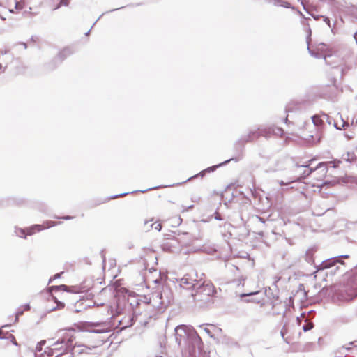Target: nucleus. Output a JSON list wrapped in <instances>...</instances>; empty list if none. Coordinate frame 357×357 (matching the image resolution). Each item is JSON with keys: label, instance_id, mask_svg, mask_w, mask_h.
<instances>
[{"label": "nucleus", "instance_id": "nucleus-1", "mask_svg": "<svg viewBox=\"0 0 357 357\" xmlns=\"http://www.w3.org/2000/svg\"><path fill=\"white\" fill-rule=\"evenodd\" d=\"M61 335L55 342L52 347H47L41 353L39 357H60L64 352L70 349L73 347V342L75 338L74 331L72 329L63 330Z\"/></svg>", "mask_w": 357, "mask_h": 357}, {"label": "nucleus", "instance_id": "nucleus-2", "mask_svg": "<svg viewBox=\"0 0 357 357\" xmlns=\"http://www.w3.org/2000/svg\"><path fill=\"white\" fill-rule=\"evenodd\" d=\"M340 161H329L320 162L314 169L307 170V176H310L312 186L322 188L324 185H333V181L326 180L328 165H333V167H337Z\"/></svg>", "mask_w": 357, "mask_h": 357}, {"label": "nucleus", "instance_id": "nucleus-3", "mask_svg": "<svg viewBox=\"0 0 357 357\" xmlns=\"http://www.w3.org/2000/svg\"><path fill=\"white\" fill-rule=\"evenodd\" d=\"M177 340L181 341L183 337L187 336V342L188 344V353L192 355L195 352L196 348L200 349L202 341L197 331L192 327L185 325L178 326L176 329Z\"/></svg>", "mask_w": 357, "mask_h": 357}, {"label": "nucleus", "instance_id": "nucleus-4", "mask_svg": "<svg viewBox=\"0 0 357 357\" xmlns=\"http://www.w3.org/2000/svg\"><path fill=\"white\" fill-rule=\"evenodd\" d=\"M215 294L216 290L214 285L211 282H204L197 287L196 294H192V296L195 298V300L204 301L211 298Z\"/></svg>", "mask_w": 357, "mask_h": 357}, {"label": "nucleus", "instance_id": "nucleus-5", "mask_svg": "<svg viewBox=\"0 0 357 357\" xmlns=\"http://www.w3.org/2000/svg\"><path fill=\"white\" fill-rule=\"evenodd\" d=\"M355 279H351L348 287H345L346 296L342 295V301H349L357 297V284Z\"/></svg>", "mask_w": 357, "mask_h": 357}, {"label": "nucleus", "instance_id": "nucleus-6", "mask_svg": "<svg viewBox=\"0 0 357 357\" xmlns=\"http://www.w3.org/2000/svg\"><path fill=\"white\" fill-rule=\"evenodd\" d=\"M270 129H257L250 131L243 139L244 142H251L259 139L260 136H268L270 133Z\"/></svg>", "mask_w": 357, "mask_h": 357}, {"label": "nucleus", "instance_id": "nucleus-7", "mask_svg": "<svg viewBox=\"0 0 357 357\" xmlns=\"http://www.w3.org/2000/svg\"><path fill=\"white\" fill-rule=\"evenodd\" d=\"M56 225L57 223L56 222L52 220L45 221L41 225H34L27 229V234L31 236L34 234L36 232H39L42 230L54 227Z\"/></svg>", "mask_w": 357, "mask_h": 357}, {"label": "nucleus", "instance_id": "nucleus-8", "mask_svg": "<svg viewBox=\"0 0 357 357\" xmlns=\"http://www.w3.org/2000/svg\"><path fill=\"white\" fill-rule=\"evenodd\" d=\"M316 50L317 54L323 55L324 59H326V56H331L333 52V49L329 45L323 43L317 44Z\"/></svg>", "mask_w": 357, "mask_h": 357}, {"label": "nucleus", "instance_id": "nucleus-9", "mask_svg": "<svg viewBox=\"0 0 357 357\" xmlns=\"http://www.w3.org/2000/svg\"><path fill=\"white\" fill-rule=\"evenodd\" d=\"M197 283L195 280H192L189 278L187 276H185L181 280L180 287L183 289H194L197 288Z\"/></svg>", "mask_w": 357, "mask_h": 357}, {"label": "nucleus", "instance_id": "nucleus-10", "mask_svg": "<svg viewBox=\"0 0 357 357\" xmlns=\"http://www.w3.org/2000/svg\"><path fill=\"white\" fill-rule=\"evenodd\" d=\"M340 262L342 264H344L342 261H340L337 259H331L326 261H324L319 266V269H326L329 268L336 264V263Z\"/></svg>", "mask_w": 357, "mask_h": 357}, {"label": "nucleus", "instance_id": "nucleus-11", "mask_svg": "<svg viewBox=\"0 0 357 357\" xmlns=\"http://www.w3.org/2000/svg\"><path fill=\"white\" fill-rule=\"evenodd\" d=\"M52 288L55 289H61L64 291L73 292V293H79V290L78 289L79 288L76 287H68L66 285H61L59 287H52Z\"/></svg>", "mask_w": 357, "mask_h": 357}, {"label": "nucleus", "instance_id": "nucleus-12", "mask_svg": "<svg viewBox=\"0 0 357 357\" xmlns=\"http://www.w3.org/2000/svg\"><path fill=\"white\" fill-rule=\"evenodd\" d=\"M52 298L54 299L55 303L57 304V307H54L53 310H61V309H63L65 307V304L63 303H62V302H60V301H57L56 297L52 296Z\"/></svg>", "mask_w": 357, "mask_h": 357}, {"label": "nucleus", "instance_id": "nucleus-13", "mask_svg": "<svg viewBox=\"0 0 357 357\" xmlns=\"http://www.w3.org/2000/svg\"><path fill=\"white\" fill-rule=\"evenodd\" d=\"M312 121L315 126H317L323 123V121L320 119V117L317 116L312 117Z\"/></svg>", "mask_w": 357, "mask_h": 357}, {"label": "nucleus", "instance_id": "nucleus-14", "mask_svg": "<svg viewBox=\"0 0 357 357\" xmlns=\"http://www.w3.org/2000/svg\"><path fill=\"white\" fill-rule=\"evenodd\" d=\"M152 228L157 231H160L162 229V225L160 222H155L151 225Z\"/></svg>", "mask_w": 357, "mask_h": 357}, {"label": "nucleus", "instance_id": "nucleus-15", "mask_svg": "<svg viewBox=\"0 0 357 357\" xmlns=\"http://www.w3.org/2000/svg\"><path fill=\"white\" fill-rule=\"evenodd\" d=\"M17 234L21 236V237H24V238H26V236L28 235L27 234V229L26 230H24L23 229H20L18 230L17 231Z\"/></svg>", "mask_w": 357, "mask_h": 357}, {"label": "nucleus", "instance_id": "nucleus-16", "mask_svg": "<svg viewBox=\"0 0 357 357\" xmlns=\"http://www.w3.org/2000/svg\"><path fill=\"white\" fill-rule=\"evenodd\" d=\"M313 328V324L312 323H307L305 325L303 326V331H307L311 330Z\"/></svg>", "mask_w": 357, "mask_h": 357}, {"label": "nucleus", "instance_id": "nucleus-17", "mask_svg": "<svg viewBox=\"0 0 357 357\" xmlns=\"http://www.w3.org/2000/svg\"><path fill=\"white\" fill-rule=\"evenodd\" d=\"M313 160H314L313 159L307 161L306 162H305V164H303V165L296 164V166H297V167H308L311 165V163H312V162Z\"/></svg>", "mask_w": 357, "mask_h": 357}, {"label": "nucleus", "instance_id": "nucleus-18", "mask_svg": "<svg viewBox=\"0 0 357 357\" xmlns=\"http://www.w3.org/2000/svg\"><path fill=\"white\" fill-rule=\"evenodd\" d=\"M310 133L308 134V135L303 133V137L307 139H313L314 138V135L312 134V132L310 131Z\"/></svg>", "mask_w": 357, "mask_h": 357}, {"label": "nucleus", "instance_id": "nucleus-19", "mask_svg": "<svg viewBox=\"0 0 357 357\" xmlns=\"http://www.w3.org/2000/svg\"><path fill=\"white\" fill-rule=\"evenodd\" d=\"M23 307V310L29 311L30 310V305L29 304L24 305L22 306Z\"/></svg>", "mask_w": 357, "mask_h": 357}, {"label": "nucleus", "instance_id": "nucleus-20", "mask_svg": "<svg viewBox=\"0 0 357 357\" xmlns=\"http://www.w3.org/2000/svg\"><path fill=\"white\" fill-rule=\"evenodd\" d=\"M259 294V291H256V292H252V293H249V294H242L241 296H251V295H254V294Z\"/></svg>", "mask_w": 357, "mask_h": 357}, {"label": "nucleus", "instance_id": "nucleus-21", "mask_svg": "<svg viewBox=\"0 0 357 357\" xmlns=\"http://www.w3.org/2000/svg\"><path fill=\"white\" fill-rule=\"evenodd\" d=\"M11 341H12V342H13L14 344L17 345V341H16V340H15V337H14V336H12V340H11Z\"/></svg>", "mask_w": 357, "mask_h": 357}, {"label": "nucleus", "instance_id": "nucleus-22", "mask_svg": "<svg viewBox=\"0 0 357 357\" xmlns=\"http://www.w3.org/2000/svg\"><path fill=\"white\" fill-rule=\"evenodd\" d=\"M310 127H312V126H311V125H308V126H307V128H310ZM312 128H313V130H314L315 132H317V128L315 126H312Z\"/></svg>", "mask_w": 357, "mask_h": 357}, {"label": "nucleus", "instance_id": "nucleus-23", "mask_svg": "<svg viewBox=\"0 0 357 357\" xmlns=\"http://www.w3.org/2000/svg\"><path fill=\"white\" fill-rule=\"evenodd\" d=\"M61 3V4H63V5H65V6H67V5H68V3H67V1H66V0H62V1H61V3Z\"/></svg>", "mask_w": 357, "mask_h": 357}, {"label": "nucleus", "instance_id": "nucleus-24", "mask_svg": "<svg viewBox=\"0 0 357 357\" xmlns=\"http://www.w3.org/2000/svg\"><path fill=\"white\" fill-rule=\"evenodd\" d=\"M88 325L90 326H98V324L91 323V324H89Z\"/></svg>", "mask_w": 357, "mask_h": 357}, {"label": "nucleus", "instance_id": "nucleus-25", "mask_svg": "<svg viewBox=\"0 0 357 357\" xmlns=\"http://www.w3.org/2000/svg\"><path fill=\"white\" fill-rule=\"evenodd\" d=\"M342 257L347 259V258H349V255H343V256H342Z\"/></svg>", "mask_w": 357, "mask_h": 357}, {"label": "nucleus", "instance_id": "nucleus-26", "mask_svg": "<svg viewBox=\"0 0 357 357\" xmlns=\"http://www.w3.org/2000/svg\"><path fill=\"white\" fill-rule=\"evenodd\" d=\"M64 218V219H66V220H69V219H70V217H68H68H65V218Z\"/></svg>", "mask_w": 357, "mask_h": 357}, {"label": "nucleus", "instance_id": "nucleus-27", "mask_svg": "<svg viewBox=\"0 0 357 357\" xmlns=\"http://www.w3.org/2000/svg\"><path fill=\"white\" fill-rule=\"evenodd\" d=\"M286 342H287V343L290 342V341H288V337H286Z\"/></svg>", "mask_w": 357, "mask_h": 357}, {"label": "nucleus", "instance_id": "nucleus-28", "mask_svg": "<svg viewBox=\"0 0 357 357\" xmlns=\"http://www.w3.org/2000/svg\"><path fill=\"white\" fill-rule=\"evenodd\" d=\"M286 342H287V343L290 342V341H288V337H286Z\"/></svg>", "mask_w": 357, "mask_h": 357}, {"label": "nucleus", "instance_id": "nucleus-29", "mask_svg": "<svg viewBox=\"0 0 357 357\" xmlns=\"http://www.w3.org/2000/svg\"><path fill=\"white\" fill-rule=\"evenodd\" d=\"M286 342H287V343L290 342V341H288V337H286Z\"/></svg>", "mask_w": 357, "mask_h": 357}, {"label": "nucleus", "instance_id": "nucleus-30", "mask_svg": "<svg viewBox=\"0 0 357 357\" xmlns=\"http://www.w3.org/2000/svg\"><path fill=\"white\" fill-rule=\"evenodd\" d=\"M22 313H23V311H22V312H18L17 314H22Z\"/></svg>", "mask_w": 357, "mask_h": 357}, {"label": "nucleus", "instance_id": "nucleus-31", "mask_svg": "<svg viewBox=\"0 0 357 357\" xmlns=\"http://www.w3.org/2000/svg\"><path fill=\"white\" fill-rule=\"evenodd\" d=\"M2 331L0 330V337H1Z\"/></svg>", "mask_w": 357, "mask_h": 357}]
</instances>
